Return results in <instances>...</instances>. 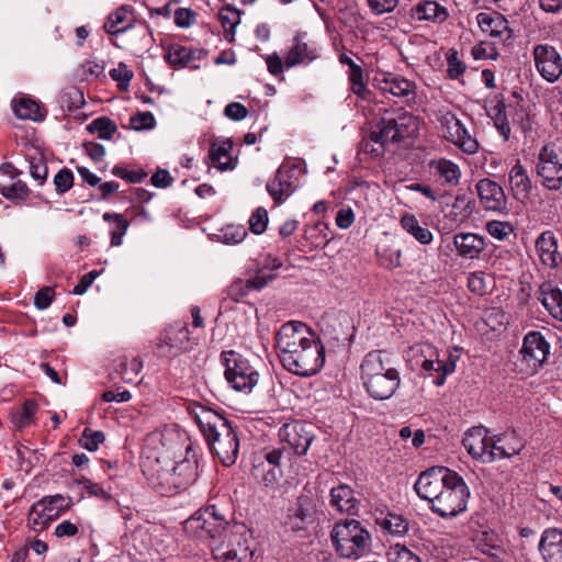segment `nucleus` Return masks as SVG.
<instances>
[{"label": "nucleus", "instance_id": "50", "mask_svg": "<svg viewBox=\"0 0 562 562\" xmlns=\"http://www.w3.org/2000/svg\"><path fill=\"white\" fill-rule=\"evenodd\" d=\"M459 138H452L450 142L459 147L463 153L473 155L479 151V142L473 137L464 124L459 130Z\"/></svg>", "mask_w": 562, "mask_h": 562}, {"label": "nucleus", "instance_id": "54", "mask_svg": "<svg viewBox=\"0 0 562 562\" xmlns=\"http://www.w3.org/2000/svg\"><path fill=\"white\" fill-rule=\"evenodd\" d=\"M486 231L492 237L504 240L514 232V228L508 222L490 221L486 224Z\"/></svg>", "mask_w": 562, "mask_h": 562}, {"label": "nucleus", "instance_id": "22", "mask_svg": "<svg viewBox=\"0 0 562 562\" xmlns=\"http://www.w3.org/2000/svg\"><path fill=\"white\" fill-rule=\"evenodd\" d=\"M316 505L310 495L302 494L289 507L284 525L293 531L305 530L315 520Z\"/></svg>", "mask_w": 562, "mask_h": 562}, {"label": "nucleus", "instance_id": "41", "mask_svg": "<svg viewBox=\"0 0 562 562\" xmlns=\"http://www.w3.org/2000/svg\"><path fill=\"white\" fill-rule=\"evenodd\" d=\"M254 479L263 483L266 486L274 485L281 476V469L270 465L269 463L255 462L251 469Z\"/></svg>", "mask_w": 562, "mask_h": 562}, {"label": "nucleus", "instance_id": "9", "mask_svg": "<svg viewBox=\"0 0 562 562\" xmlns=\"http://www.w3.org/2000/svg\"><path fill=\"white\" fill-rule=\"evenodd\" d=\"M229 526L232 524L226 520L217 507L209 505L183 521V531L191 538L207 542L212 549V544L220 541Z\"/></svg>", "mask_w": 562, "mask_h": 562}, {"label": "nucleus", "instance_id": "6", "mask_svg": "<svg viewBox=\"0 0 562 562\" xmlns=\"http://www.w3.org/2000/svg\"><path fill=\"white\" fill-rule=\"evenodd\" d=\"M157 469L151 474L154 487L162 495H173L186 490L198 477V462L194 459L184 458L178 462H171L161 467L160 459H156Z\"/></svg>", "mask_w": 562, "mask_h": 562}, {"label": "nucleus", "instance_id": "55", "mask_svg": "<svg viewBox=\"0 0 562 562\" xmlns=\"http://www.w3.org/2000/svg\"><path fill=\"white\" fill-rule=\"evenodd\" d=\"M387 557L392 562H420L415 553L400 544L391 547Z\"/></svg>", "mask_w": 562, "mask_h": 562}, {"label": "nucleus", "instance_id": "51", "mask_svg": "<svg viewBox=\"0 0 562 562\" xmlns=\"http://www.w3.org/2000/svg\"><path fill=\"white\" fill-rule=\"evenodd\" d=\"M247 236V231L243 225H227L221 231L220 238L224 244L236 245L241 243Z\"/></svg>", "mask_w": 562, "mask_h": 562}, {"label": "nucleus", "instance_id": "59", "mask_svg": "<svg viewBox=\"0 0 562 562\" xmlns=\"http://www.w3.org/2000/svg\"><path fill=\"white\" fill-rule=\"evenodd\" d=\"M120 368L122 379L126 382H132L133 375H137L140 372L143 363L138 358H133L130 361L125 359L120 363Z\"/></svg>", "mask_w": 562, "mask_h": 562}, {"label": "nucleus", "instance_id": "39", "mask_svg": "<svg viewBox=\"0 0 562 562\" xmlns=\"http://www.w3.org/2000/svg\"><path fill=\"white\" fill-rule=\"evenodd\" d=\"M104 222H113L114 226L110 229L111 236V246L117 247L122 244L123 237L126 234L130 223L124 217L123 214L120 213H110L106 212L102 216Z\"/></svg>", "mask_w": 562, "mask_h": 562}, {"label": "nucleus", "instance_id": "47", "mask_svg": "<svg viewBox=\"0 0 562 562\" xmlns=\"http://www.w3.org/2000/svg\"><path fill=\"white\" fill-rule=\"evenodd\" d=\"M218 19L225 33L233 36L236 26L240 23V12L232 5H226L220 10Z\"/></svg>", "mask_w": 562, "mask_h": 562}, {"label": "nucleus", "instance_id": "62", "mask_svg": "<svg viewBox=\"0 0 562 562\" xmlns=\"http://www.w3.org/2000/svg\"><path fill=\"white\" fill-rule=\"evenodd\" d=\"M55 296V291L50 286H44L40 289L34 296V305L37 310H45L47 308Z\"/></svg>", "mask_w": 562, "mask_h": 562}, {"label": "nucleus", "instance_id": "45", "mask_svg": "<svg viewBox=\"0 0 562 562\" xmlns=\"http://www.w3.org/2000/svg\"><path fill=\"white\" fill-rule=\"evenodd\" d=\"M87 131L97 134L99 138L109 140L116 133L117 126L110 119L102 116L94 119L87 125Z\"/></svg>", "mask_w": 562, "mask_h": 562}, {"label": "nucleus", "instance_id": "35", "mask_svg": "<svg viewBox=\"0 0 562 562\" xmlns=\"http://www.w3.org/2000/svg\"><path fill=\"white\" fill-rule=\"evenodd\" d=\"M411 15L416 21L442 23L447 20L449 13L447 9L438 2L425 0L416 3L411 9Z\"/></svg>", "mask_w": 562, "mask_h": 562}, {"label": "nucleus", "instance_id": "33", "mask_svg": "<svg viewBox=\"0 0 562 562\" xmlns=\"http://www.w3.org/2000/svg\"><path fill=\"white\" fill-rule=\"evenodd\" d=\"M536 248L543 265L549 268H555L562 260L558 251V240L551 231L540 234L536 240Z\"/></svg>", "mask_w": 562, "mask_h": 562}, {"label": "nucleus", "instance_id": "60", "mask_svg": "<svg viewBox=\"0 0 562 562\" xmlns=\"http://www.w3.org/2000/svg\"><path fill=\"white\" fill-rule=\"evenodd\" d=\"M155 123V117L150 112H138L131 117V126L136 131L150 130Z\"/></svg>", "mask_w": 562, "mask_h": 562}, {"label": "nucleus", "instance_id": "53", "mask_svg": "<svg viewBox=\"0 0 562 562\" xmlns=\"http://www.w3.org/2000/svg\"><path fill=\"white\" fill-rule=\"evenodd\" d=\"M30 164V175L31 177L38 182V184H43L47 179L48 169L46 162L42 157H31L29 159Z\"/></svg>", "mask_w": 562, "mask_h": 562}, {"label": "nucleus", "instance_id": "11", "mask_svg": "<svg viewBox=\"0 0 562 562\" xmlns=\"http://www.w3.org/2000/svg\"><path fill=\"white\" fill-rule=\"evenodd\" d=\"M221 361L225 367V380L235 391L248 394L258 384L259 372L243 355L234 350L223 351Z\"/></svg>", "mask_w": 562, "mask_h": 562}, {"label": "nucleus", "instance_id": "52", "mask_svg": "<svg viewBox=\"0 0 562 562\" xmlns=\"http://www.w3.org/2000/svg\"><path fill=\"white\" fill-rule=\"evenodd\" d=\"M133 76V71L124 63H120L117 67L110 70V77L117 82L121 90L128 88Z\"/></svg>", "mask_w": 562, "mask_h": 562}, {"label": "nucleus", "instance_id": "26", "mask_svg": "<svg viewBox=\"0 0 562 562\" xmlns=\"http://www.w3.org/2000/svg\"><path fill=\"white\" fill-rule=\"evenodd\" d=\"M274 279V274L268 272L266 268H260L256 276L247 280L236 279L227 289V294L231 299L238 302L251 291H259L263 289L268 282Z\"/></svg>", "mask_w": 562, "mask_h": 562}, {"label": "nucleus", "instance_id": "5", "mask_svg": "<svg viewBox=\"0 0 562 562\" xmlns=\"http://www.w3.org/2000/svg\"><path fill=\"white\" fill-rule=\"evenodd\" d=\"M330 539L337 553L347 559H359L371 551L369 530L356 519H345L334 525Z\"/></svg>", "mask_w": 562, "mask_h": 562}, {"label": "nucleus", "instance_id": "28", "mask_svg": "<svg viewBox=\"0 0 562 562\" xmlns=\"http://www.w3.org/2000/svg\"><path fill=\"white\" fill-rule=\"evenodd\" d=\"M538 300L553 318L562 322V290L557 283L542 282L538 289Z\"/></svg>", "mask_w": 562, "mask_h": 562}, {"label": "nucleus", "instance_id": "49", "mask_svg": "<svg viewBox=\"0 0 562 562\" xmlns=\"http://www.w3.org/2000/svg\"><path fill=\"white\" fill-rule=\"evenodd\" d=\"M440 125L442 130L443 137L447 140H451L452 138H459V130L463 125V123L451 112H446L440 116Z\"/></svg>", "mask_w": 562, "mask_h": 562}, {"label": "nucleus", "instance_id": "42", "mask_svg": "<svg viewBox=\"0 0 562 562\" xmlns=\"http://www.w3.org/2000/svg\"><path fill=\"white\" fill-rule=\"evenodd\" d=\"M127 18L128 11L125 7L116 9L108 16L106 21L104 22L103 27L105 32L111 35H117L125 32L130 27Z\"/></svg>", "mask_w": 562, "mask_h": 562}, {"label": "nucleus", "instance_id": "46", "mask_svg": "<svg viewBox=\"0 0 562 562\" xmlns=\"http://www.w3.org/2000/svg\"><path fill=\"white\" fill-rule=\"evenodd\" d=\"M348 79L350 81V90L360 99L366 100L369 95V89L364 81L363 68L360 65L352 67L348 71Z\"/></svg>", "mask_w": 562, "mask_h": 562}, {"label": "nucleus", "instance_id": "3", "mask_svg": "<svg viewBox=\"0 0 562 562\" xmlns=\"http://www.w3.org/2000/svg\"><path fill=\"white\" fill-rule=\"evenodd\" d=\"M360 378L368 394L376 401L391 398L402 381L392 356L384 350H372L363 357Z\"/></svg>", "mask_w": 562, "mask_h": 562}, {"label": "nucleus", "instance_id": "4", "mask_svg": "<svg viewBox=\"0 0 562 562\" xmlns=\"http://www.w3.org/2000/svg\"><path fill=\"white\" fill-rule=\"evenodd\" d=\"M417 116L406 111L386 112L372 127V137L381 144L404 147L419 133Z\"/></svg>", "mask_w": 562, "mask_h": 562}, {"label": "nucleus", "instance_id": "57", "mask_svg": "<svg viewBox=\"0 0 562 562\" xmlns=\"http://www.w3.org/2000/svg\"><path fill=\"white\" fill-rule=\"evenodd\" d=\"M268 225V212L263 207H258L249 218V226L254 234H262Z\"/></svg>", "mask_w": 562, "mask_h": 562}, {"label": "nucleus", "instance_id": "1", "mask_svg": "<svg viewBox=\"0 0 562 562\" xmlns=\"http://www.w3.org/2000/svg\"><path fill=\"white\" fill-rule=\"evenodd\" d=\"M276 348L285 370L310 376L325 363V349L314 333L301 322L283 324L276 334Z\"/></svg>", "mask_w": 562, "mask_h": 562}, {"label": "nucleus", "instance_id": "44", "mask_svg": "<svg viewBox=\"0 0 562 562\" xmlns=\"http://www.w3.org/2000/svg\"><path fill=\"white\" fill-rule=\"evenodd\" d=\"M37 411V404L35 401L27 400L23 403L20 411L15 412L12 415V423L14 427L19 430H22L29 427L33 420L34 415Z\"/></svg>", "mask_w": 562, "mask_h": 562}, {"label": "nucleus", "instance_id": "37", "mask_svg": "<svg viewBox=\"0 0 562 562\" xmlns=\"http://www.w3.org/2000/svg\"><path fill=\"white\" fill-rule=\"evenodd\" d=\"M203 50L192 49L179 44H173L168 47L166 59L172 66H184L191 60L201 59Z\"/></svg>", "mask_w": 562, "mask_h": 562}, {"label": "nucleus", "instance_id": "31", "mask_svg": "<svg viewBox=\"0 0 562 562\" xmlns=\"http://www.w3.org/2000/svg\"><path fill=\"white\" fill-rule=\"evenodd\" d=\"M233 143L231 139L215 140L211 144L209 159L211 165L220 171L235 169L237 158L233 157Z\"/></svg>", "mask_w": 562, "mask_h": 562}, {"label": "nucleus", "instance_id": "43", "mask_svg": "<svg viewBox=\"0 0 562 562\" xmlns=\"http://www.w3.org/2000/svg\"><path fill=\"white\" fill-rule=\"evenodd\" d=\"M13 111L18 117L23 120L41 121L44 117L40 105L29 98H21L19 101H14Z\"/></svg>", "mask_w": 562, "mask_h": 562}, {"label": "nucleus", "instance_id": "38", "mask_svg": "<svg viewBox=\"0 0 562 562\" xmlns=\"http://www.w3.org/2000/svg\"><path fill=\"white\" fill-rule=\"evenodd\" d=\"M400 223L402 228L420 244L428 245L432 241V233L422 226L414 214H404Z\"/></svg>", "mask_w": 562, "mask_h": 562}, {"label": "nucleus", "instance_id": "19", "mask_svg": "<svg viewBox=\"0 0 562 562\" xmlns=\"http://www.w3.org/2000/svg\"><path fill=\"white\" fill-rule=\"evenodd\" d=\"M454 471L446 467H432L424 471L415 482L414 488L417 495L430 504L440 495L441 490Z\"/></svg>", "mask_w": 562, "mask_h": 562}, {"label": "nucleus", "instance_id": "30", "mask_svg": "<svg viewBox=\"0 0 562 562\" xmlns=\"http://www.w3.org/2000/svg\"><path fill=\"white\" fill-rule=\"evenodd\" d=\"M329 504L334 509L346 515H357L360 506L353 490L346 484H340L330 490Z\"/></svg>", "mask_w": 562, "mask_h": 562}, {"label": "nucleus", "instance_id": "8", "mask_svg": "<svg viewBox=\"0 0 562 562\" xmlns=\"http://www.w3.org/2000/svg\"><path fill=\"white\" fill-rule=\"evenodd\" d=\"M502 440V438L491 437L486 428L479 426L465 432L462 443L474 459L483 463H491L495 460L515 456L521 449L520 445L506 448L499 445Z\"/></svg>", "mask_w": 562, "mask_h": 562}, {"label": "nucleus", "instance_id": "63", "mask_svg": "<svg viewBox=\"0 0 562 562\" xmlns=\"http://www.w3.org/2000/svg\"><path fill=\"white\" fill-rule=\"evenodd\" d=\"M447 74L450 79L459 78L465 71V65L459 60L457 52H451L448 57Z\"/></svg>", "mask_w": 562, "mask_h": 562}, {"label": "nucleus", "instance_id": "23", "mask_svg": "<svg viewBox=\"0 0 562 562\" xmlns=\"http://www.w3.org/2000/svg\"><path fill=\"white\" fill-rule=\"evenodd\" d=\"M281 441L286 442L295 454L303 456L314 440L311 431V425L303 423L285 424L279 431Z\"/></svg>", "mask_w": 562, "mask_h": 562}, {"label": "nucleus", "instance_id": "15", "mask_svg": "<svg viewBox=\"0 0 562 562\" xmlns=\"http://www.w3.org/2000/svg\"><path fill=\"white\" fill-rule=\"evenodd\" d=\"M373 86L383 94L390 93L409 105L416 101L417 85L401 76L387 71H378L373 77Z\"/></svg>", "mask_w": 562, "mask_h": 562}, {"label": "nucleus", "instance_id": "7", "mask_svg": "<svg viewBox=\"0 0 562 562\" xmlns=\"http://www.w3.org/2000/svg\"><path fill=\"white\" fill-rule=\"evenodd\" d=\"M407 361L412 370H422L426 374L437 373L434 383L441 386L447 375L456 370L457 357L452 353L445 352L440 356L437 348L430 344H417L412 346L407 351Z\"/></svg>", "mask_w": 562, "mask_h": 562}, {"label": "nucleus", "instance_id": "18", "mask_svg": "<svg viewBox=\"0 0 562 562\" xmlns=\"http://www.w3.org/2000/svg\"><path fill=\"white\" fill-rule=\"evenodd\" d=\"M537 175L541 184L551 191L562 188V160L558 153L549 146H543L539 153Z\"/></svg>", "mask_w": 562, "mask_h": 562}, {"label": "nucleus", "instance_id": "17", "mask_svg": "<svg viewBox=\"0 0 562 562\" xmlns=\"http://www.w3.org/2000/svg\"><path fill=\"white\" fill-rule=\"evenodd\" d=\"M550 350V345L541 333L530 331L522 341L519 350L520 360L524 367L520 371L533 373L546 361Z\"/></svg>", "mask_w": 562, "mask_h": 562}, {"label": "nucleus", "instance_id": "29", "mask_svg": "<svg viewBox=\"0 0 562 562\" xmlns=\"http://www.w3.org/2000/svg\"><path fill=\"white\" fill-rule=\"evenodd\" d=\"M539 551L546 562H562V529H544L539 541Z\"/></svg>", "mask_w": 562, "mask_h": 562}, {"label": "nucleus", "instance_id": "32", "mask_svg": "<svg viewBox=\"0 0 562 562\" xmlns=\"http://www.w3.org/2000/svg\"><path fill=\"white\" fill-rule=\"evenodd\" d=\"M454 248L460 257L474 259L485 249L482 236L474 233H459L453 237Z\"/></svg>", "mask_w": 562, "mask_h": 562}, {"label": "nucleus", "instance_id": "14", "mask_svg": "<svg viewBox=\"0 0 562 562\" xmlns=\"http://www.w3.org/2000/svg\"><path fill=\"white\" fill-rule=\"evenodd\" d=\"M301 172L296 165L283 162L268 180L266 189L277 205L284 203L300 187Z\"/></svg>", "mask_w": 562, "mask_h": 562}, {"label": "nucleus", "instance_id": "13", "mask_svg": "<svg viewBox=\"0 0 562 562\" xmlns=\"http://www.w3.org/2000/svg\"><path fill=\"white\" fill-rule=\"evenodd\" d=\"M72 506L70 496L55 494L42 497L34 503L27 515V525L34 531L44 530L50 521L56 520Z\"/></svg>", "mask_w": 562, "mask_h": 562}, {"label": "nucleus", "instance_id": "25", "mask_svg": "<svg viewBox=\"0 0 562 562\" xmlns=\"http://www.w3.org/2000/svg\"><path fill=\"white\" fill-rule=\"evenodd\" d=\"M428 172L441 186L456 187L461 179V170L458 164L447 158H434L427 164Z\"/></svg>", "mask_w": 562, "mask_h": 562}, {"label": "nucleus", "instance_id": "27", "mask_svg": "<svg viewBox=\"0 0 562 562\" xmlns=\"http://www.w3.org/2000/svg\"><path fill=\"white\" fill-rule=\"evenodd\" d=\"M476 22L482 32L492 37L499 38L503 42L513 37V31L509 27L508 21L496 11L480 12L476 15Z\"/></svg>", "mask_w": 562, "mask_h": 562}, {"label": "nucleus", "instance_id": "10", "mask_svg": "<svg viewBox=\"0 0 562 562\" xmlns=\"http://www.w3.org/2000/svg\"><path fill=\"white\" fill-rule=\"evenodd\" d=\"M249 541L246 526L234 522L220 541L212 544V554L218 562H251L254 552Z\"/></svg>", "mask_w": 562, "mask_h": 562}, {"label": "nucleus", "instance_id": "58", "mask_svg": "<svg viewBox=\"0 0 562 562\" xmlns=\"http://www.w3.org/2000/svg\"><path fill=\"white\" fill-rule=\"evenodd\" d=\"M400 0H367V4L374 15L392 13L398 5Z\"/></svg>", "mask_w": 562, "mask_h": 562}, {"label": "nucleus", "instance_id": "40", "mask_svg": "<svg viewBox=\"0 0 562 562\" xmlns=\"http://www.w3.org/2000/svg\"><path fill=\"white\" fill-rule=\"evenodd\" d=\"M10 183L0 182V193L10 201L15 203L25 201L31 190L27 184L19 179L11 180Z\"/></svg>", "mask_w": 562, "mask_h": 562}, {"label": "nucleus", "instance_id": "56", "mask_svg": "<svg viewBox=\"0 0 562 562\" xmlns=\"http://www.w3.org/2000/svg\"><path fill=\"white\" fill-rule=\"evenodd\" d=\"M54 186L58 194L69 191L74 184V175L71 170L63 168L54 177Z\"/></svg>", "mask_w": 562, "mask_h": 562}, {"label": "nucleus", "instance_id": "24", "mask_svg": "<svg viewBox=\"0 0 562 562\" xmlns=\"http://www.w3.org/2000/svg\"><path fill=\"white\" fill-rule=\"evenodd\" d=\"M476 191L481 204L487 211L505 213L508 211L507 196L502 186L488 178L476 183Z\"/></svg>", "mask_w": 562, "mask_h": 562}, {"label": "nucleus", "instance_id": "20", "mask_svg": "<svg viewBox=\"0 0 562 562\" xmlns=\"http://www.w3.org/2000/svg\"><path fill=\"white\" fill-rule=\"evenodd\" d=\"M318 58V46L306 32H297L284 55L285 68L308 65Z\"/></svg>", "mask_w": 562, "mask_h": 562}, {"label": "nucleus", "instance_id": "64", "mask_svg": "<svg viewBox=\"0 0 562 562\" xmlns=\"http://www.w3.org/2000/svg\"><path fill=\"white\" fill-rule=\"evenodd\" d=\"M79 484H81L87 493L91 496H97L105 501L111 498V495L99 483H94L89 479L82 477L79 480Z\"/></svg>", "mask_w": 562, "mask_h": 562}, {"label": "nucleus", "instance_id": "16", "mask_svg": "<svg viewBox=\"0 0 562 562\" xmlns=\"http://www.w3.org/2000/svg\"><path fill=\"white\" fill-rule=\"evenodd\" d=\"M193 342L187 324L176 323L167 327L159 336L156 344L159 356L176 357L192 348Z\"/></svg>", "mask_w": 562, "mask_h": 562}, {"label": "nucleus", "instance_id": "21", "mask_svg": "<svg viewBox=\"0 0 562 562\" xmlns=\"http://www.w3.org/2000/svg\"><path fill=\"white\" fill-rule=\"evenodd\" d=\"M535 65L540 76L548 82H555L562 75V57L548 44L533 47Z\"/></svg>", "mask_w": 562, "mask_h": 562}, {"label": "nucleus", "instance_id": "34", "mask_svg": "<svg viewBox=\"0 0 562 562\" xmlns=\"http://www.w3.org/2000/svg\"><path fill=\"white\" fill-rule=\"evenodd\" d=\"M508 181L516 200L522 202L529 198L532 188L531 180L519 160L509 170Z\"/></svg>", "mask_w": 562, "mask_h": 562}, {"label": "nucleus", "instance_id": "36", "mask_svg": "<svg viewBox=\"0 0 562 562\" xmlns=\"http://www.w3.org/2000/svg\"><path fill=\"white\" fill-rule=\"evenodd\" d=\"M372 516L375 524L390 535L404 536L408 530V524L401 515L385 512L381 508H374Z\"/></svg>", "mask_w": 562, "mask_h": 562}, {"label": "nucleus", "instance_id": "12", "mask_svg": "<svg viewBox=\"0 0 562 562\" xmlns=\"http://www.w3.org/2000/svg\"><path fill=\"white\" fill-rule=\"evenodd\" d=\"M469 496L470 491L464 480L453 472L430 508L443 518L454 517L465 510Z\"/></svg>", "mask_w": 562, "mask_h": 562}, {"label": "nucleus", "instance_id": "2", "mask_svg": "<svg viewBox=\"0 0 562 562\" xmlns=\"http://www.w3.org/2000/svg\"><path fill=\"white\" fill-rule=\"evenodd\" d=\"M194 418L211 451L224 467L233 465L239 451V437L232 423L205 406L196 407Z\"/></svg>", "mask_w": 562, "mask_h": 562}, {"label": "nucleus", "instance_id": "61", "mask_svg": "<svg viewBox=\"0 0 562 562\" xmlns=\"http://www.w3.org/2000/svg\"><path fill=\"white\" fill-rule=\"evenodd\" d=\"M104 439L105 437L102 431H92L90 429H85L81 443L87 450L95 451L99 448V446L104 441Z\"/></svg>", "mask_w": 562, "mask_h": 562}, {"label": "nucleus", "instance_id": "48", "mask_svg": "<svg viewBox=\"0 0 562 562\" xmlns=\"http://www.w3.org/2000/svg\"><path fill=\"white\" fill-rule=\"evenodd\" d=\"M492 284V277L482 271L471 272L468 276V288L476 295H484Z\"/></svg>", "mask_w": 562, "mask_h": 562}]
</instances>
